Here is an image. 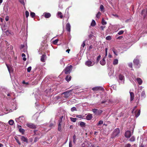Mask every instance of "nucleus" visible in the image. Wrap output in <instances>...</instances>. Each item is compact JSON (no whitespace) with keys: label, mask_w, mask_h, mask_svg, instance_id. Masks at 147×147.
I'll list each match as a JSON object with an SVG mask.
<instances>
[{"label":"nucleus","mask_w":147,"mask_h":147,"mask_svg":"<svg viewBox=\"0 0 147 147\" xmlns=\"http://www.w3.org/2000/svg\"><path fill=\"white\" fill-rule=\"evenodd\" d=\"M72 66L71 65L67 66L63 70L65 74H69L72 70Z\"/></svg>","instance_id":"1"},{"label":"nucleus","mask_w":147,"mask_h":147,"mask_svg":"<svg viewBox=\"0 0 147 147\" xmlns=\"http://www.w3.org/2000/svg\"><path fill=\"white\" fill-rule=\"evenodd\" d=\"M92 111L95 115H100L102 112V110H98L96 109H92Z\"/></svg>","instance_id":"2"},{"label":"nucleus","mask_w":147,"mask_h":147,"mask_svg":"<svg viewBox=\"0 0 147 147\" xmlns=\"http://www.w3.org/2000/svg\"><path fill=\"white\" fill-rule=\"evenodd\" d=\"M26 125L28 127L32 129H35L36 128V125L31 123H27L26 124Z\"/></svg>","instance_id":"3"},{"label":"nucleus","mask_w":147,"mask_h":147,"mask_svg":"<svg viewBox=\"0 0 147 147\" xmlns=\"http://www.w3.org/2000/svg\"><path fill=\"white\" fill-rule=\"evenodd\" d=\"M92 90L94 91L104 90L103 88L101 86H96L92 88Z\"/></svg>","instance_id":"4"},{"label":"nucleus","mask_w":147,"mask_h":147,"mask_svg":"<svg viewBox=\"0 0 147 147\" xmlns=\"http://www.w3.org/2000/svg\"><path fill=\"white\" fill-rule=\"evenodd\" d=\"M134 65L136 66V67L137 68H139L140 67V65L139 64V60L137 59H135L133 61Z\"/></svg>","instance_id":"5"},{"label":"nucleus","mask_w":147,"mask_h":147,"mask_svg":"<svg viewBox=\"0 0 147 147\" xmlns=\"http://www.w3.org/2000/svg\"><path fill=\"white\" fill-rule=\"evenodd\" d=\"M120 131V129L119 128H117L115 129L113 132V136L114 137H116L119 134Z\"/></svg>","instance_id":"6"},{"label":"nucleus","mask_w":147,"mask_h":147,"mask_svg":"<svg viewBox=\"0 0 147 147\" xmlns=\"http://www.w3.org/2000/svg\"><path fill=\"white\" fill-rule=\"evenodd\" d=\"M71 91V90H68L63 92L62 94H64V97L65 98H68L70 95V92Z\"/></svg>","instance_id":"7"},{"label":"nucleus","mask_w":147,"mask_h":147,"mask_svg":"<svg viewBox=\"0 0 147 147\" xmlns=\"http://www.w3.org/2000/svg\"><path fill=\"white\" fill-rule=\"evenodd\" d=\"M47 56L45 54H43L41 57L40 61H41L44 62L45 61L47 58Z\"/></svg>","instance_id":"8"},{"label":"nucleus","mask_w":147,"mask_h":147,"mask_svg":"<svg viewBox=\"0 0 147 147\" xmlns=\"http://www.w3.org/2000/svg\"><path fill=\"white\" fill-rule=\"evenodd\" d=\"M86 65L88 67L93 66L94 65V63H92V61H88L85 63Z\"/></svg>","instance_id":"9"},{"label":"nucleus","mask_w":147,"mask_h":147,"mask_svg":"<svg viewBox=\"0 0 147 147\" xmlns=\"http://www.w3.org/2000/svg\"><path fill=\"white\" fill-rule=\"evenodd\" d=\"M131 136V133L130 131H126L125 134V136L127 138H129Z\"/></svg>","instance_id":"10"},{"label":"nucleus","mask_w":147,"mask_h":147,"mask_svg":"<svg viewBox=\"0 0 147 147\" xmlns=\"http://www.w3.org/2000/svg\"><path fill=\"white\" fill-rule=\"evenodd\" d=\"M21 136L20 139L22 141L26 142L27 143H28V139L26 137H25L24 136Z\"/></svg>","instance_id":"11"},{"label":"nucleus","mask_w":147,"mask_h":147,"mask_svg":"<svg viewBox=\"0 0 147 147\" xmlns=\"http://www.w3.org/2000/svg\"><path fill=\"white\" fill-rule=\"evenodd\" d=\"M66 28L67 31L70 32L71 30V26L69 23H67L66 24Z\"/></svg>","instance_id":"12"},{"label":"nucleus","mask_w":147,"mask_h":147,"mask_svg":"<svg viewBox=\"0 0 147 147\" xmlns=\"http://www.w3.org/2000/svg\"><path fill=\"white\" fill-rule=\"evenodd\" d=\"M93 117L92 115L90 113H89L86 117V119L88 120H91Z\"/></svg>","instance_id":"13"},{"label":"nucleus","mask_w":147,"mask_h":147,"mask_svg":"<svg viewBox=\"0 0 147 147\" xmlns=\"http://www.w3.org/2000/svg\"><path fill=\"white\" fill-rule=\"evenodd\" d=\"M44 14V17L46 18H49L51 16V14L49 13L45 12Z\"/></svg>","instance_id":"14"},{"label":"nucleus","mask_w":147,"mask_h":147,"mask_svg":"<svg viewBox=\"0 0 147 147\" xmlns=\"http://www.w3.org/2000/svg\"><path fill=\"white\" fill-rule=\"evenodd\" d=\"M130 101H131L134 100V94L132 92H130Z\"/></svg>","instance_id":"15"},{"label":"nucleus","mask_w":147,"mask_h":147,"mask_svg":"<svg viewBox=\"0 0 147 147\" xmlns=\"http://www.w3.org/2000/svg\"><path fill=\"white\" fill-rule=\"evenodd\" d=\"M105 57H104V58L102 59L100 61V63L101 65H105L106 64V61L105 59Z\"/></svg>","instance_id":"16"},{"label":"nucleus","mask_w":147,"mask_h":147,"mask_svg":"<svg viewBox=\"0 0 147 147\" xmlns=\"http://www.w3.org/2000/svg\"><path fill=\"white\" fill-rule=\"evenodd\" d=\"M71 76L70 75H68L66 77L65 79L66 81L69 82L71 80Z\"/></svg>","instance_id":"17"},{"label":"nucleus","mask_w":147,"mask_h":147,"mask_svg":"<svg viewBox=\"0 0 147 147\" xmlns=\"http://www.w3.org/2000/svg\"><path fill=\"white\" fill-rule=\"evenodd\" d=\"M20 128H19V132L21 133L22 134H24L25 132L24 130L21 128V126H20Z\"/></svg>","instance_id":"18"},{"label":"nucleus","mask_w":147,"mask_h":147,"mask_svg":"<svg viewBox=\"0 0 147 147\" xmlns=\"http://www.w3.org/2000/svg\"><path fill=\"white\" fill-rule=\"evenodd\" d=\"M136 80L139 85H141L142 84V81L140 78H137L136 79Z\"/></svg>","instance_id":"19"},{"label":"nucleus","mask_w":147,"mask_h":147,"mask_svg":"<svg viewBox=\"0 0 147 147\" xmlns=\"http://www.w3.org/2000/svg\"><path fill=\"white\" fill-rule=\"evenodd\" d=\"M14 138L18 144L19 145H21V143L19 141L18 137L16 136H15Z\"/></svg>","instance_id":"20"},{"label":"nucleus","mask_w":147,"mask_h":147,"mask_svg":"<svg viewBox=\"0 0 147 147\" xmlns=\"http://www.w3.org/2000/svg\"><path fill=\"white\" fill-rule=\"evenodd\" d=\"M140 110H138L137 112L136 111L135 113V117H138L140 115Z\"/></svg>","instance_id":"21"},{"label":"nucleus","mask_w":147,"mask_h":147,"mask_svg":"<svg viewBox=\"0 0 147 147\" xmlns=\"http://www.w3.org/2000/svg\"><path fill=\"white\" fill-rule=\"evenodd\" d=\"M73 142L74 144H76L77 138L75 135H74L73 136Z\"/></svg>","instance_id":"22"},{"label":"nucleus","mask_w":147,"mask_h":147,"mask_svg":"<svg viewBox=\"0 0 147 147\" xmlns=\"http://www.w3.org/2000/svg\"><path fill=\"white\" fill-rule=\"evenodd\" d=\"M61 123H59L58 124V130L59 131L61 132L62 131V128L61 127Z\"/></svg>","instance_id":"23"},{"label":"nucleus","mask_w":147,"mask_h":147,"mask_svg":"<svg viewBox=\"0 0 147 147\" xmlns=\"http://www.w3.org/2000/svg\"><path fill=\"white\" fill-rule=\"evenodd\" d=\"M6 65L9 71L10 72L11 69L12 68L11 66L10 65H8L7 63L6 64Z\"/></svg>","instance_id":"24"},{"label":"nucleus","mask_w":147,"mask_h":147,"mask_svg":"<svg viewBox=\"0 0 147 147\" xmlns=\"http://www.w3.org/2000/svg\"><path fill=\"white\" fill-rule=\"evenodd\" d=\"M118 63V60L117 59H115L114 60L113 62V64L115 65H117Z\"/></svg>","instance_id":"25"},{"label":"nucleus","mask_w":147,"mask_h":147,"mask_svg":"<svg viewBox=\"0 0 147 147\" xmlns=\"http://www.w3.org/2000/svg\"><path fill=\"white\" fill-rule=\"evenodd\" d=\"M86 42V40L84 41L82 44L81 45V49H83V48L84 47L85 45V42Z\"/></svg>","instance_id":"26"},{"label":"nucleus","mask_w":147,"mask_h":147,"mask_svg":"<svg viewBox=\"0 0 147 147\" xmlns=\"http://www.w3.org/2000/svg\"><path fill=\"white\" fill-rule=\"evenodd\" d=\"M96 24V22L94 20H92L91 24V26H94Z\"/></svg>","instance_id":"27"},{"label":"nucleus","mask_w":147,"mask_h":147,"mask_svg":"<svg viewBox=\"0 0 147 147\" xmlns=\"http://www.w3.org/2000/svg\"><path fill=\"white\" fill-rule=\"evenodd\" d=\"M135 138L134 136H132L129 139V141L131 142H134L135 141Z\"/></svg>","instance_id":"28"},{"label":"nucleus","mask_w":147,"mask_h":147,"mask_svg":"<svg viewBox=\"0 0 147 147\" xmlns=\"http://www.w3.org/2000/svg\"><path fill=\"white\" fill-rule=\"evenodd\" d=\"M114 54L116 56L118 55L117 50L114 48H113L112 50Z\"/></svg>","instance_id":"29"},{"label":"nucleus","mask_w":147,"mask_h":147,"mask_svg":"<svg viewBox=\"0 0 147 147\" xmlns=\"http://www.w3.org/2000/svg\"><path fill=\"white\" fill-rule=\"evenodd\" d=\"M80 125L82 127H84L85 125V123L81 121Z\"/></svg>","instance_id":"30"},{"label":"nucleus","mask_w":147,"mask_h":147,"mask_svg":"<svg viewBox=\"0 0 147 147\" xmlns=\"http://www.w3.org/2000/svg\"><path fill=\"white\" fill-rule=\"evenodd\" d=\"M142 14L143 15H144V17H145V16H146V10H142Z\"/></svg>","instance_id":"31"},{"label":"nucleus","mask_w":147,"mask_h":147,"mask_svg":"<svg viewBox=\"0 0 147 147\" xmlns=\"http://www.w3.org/2000/svg\"><path fill=\"white\" fill-rule=\"evenodd\" d=\"M70 119H71V121L74 122H76L77 119L76 118H74L71 117L70 118Z\"/></svg>","instance_id":"32"},{"label":"nucleus","mask_w":147,"mask_h":147,"mask_svg":"<svg viewBox=\"0 0 147 147\" xmlns=\"http://www.w3.org/2000/svg\"><path fill=\"white\" fill-rule=\"evenodd\" d=\"M119 80H122L124 78V76L121 74H120L119 75Z\"/></svg>","instance_id":"33"},{"label":"nucleus","mask_w":147,"mask_h":147,"mask_svg":"<svg viewBox=\"0 0 147 147\" xmlns=\"http://www.w3.org/2000/svg\"><path fill=\"white\" fill-rule=\"evenodd\" d=\"M8 123L10 125H12L14 123V121L13 120L11 119L9 121Z\"/></svg>","instance_id":"34"},{"label":"nucleus","mask_w":147,"mask_h":147,"mask_svg":"<svg viewBox=\"0 0 147 147\" xmlns=\"http://www.w3.org/2000/svg\"><path fill=\"white\" fill-rule=\"evenodd\" d=\"M24 117V116H21L19 117V118H17L16 119H18L19 120H20V119L21 120L20 121L21 122V121H23V118Z\"/></svg>","instance_id":"35"},{"label":"nucleus","mask_w":147,"mask_h":147,"mask_svg":"<svg viewBox=\"0 0 147 147\" xmlns=\"http://www.w3.org/2000/svg\"><path fill=\"white\" fill-rule=\"evenodd\" d=\"M35 13L33 12H31L30 13V16H31L32 18H33L35 16Z\"/></svg>","instance_id":"36"},{"label":"nucleus","mask_w":147,"mask_h":147,"mask_svg":"<svg viewBox=\"0 0 147 147\" xmlns=\"http://www.w3.org/2000/svg\"><path fill=\"white\" fill-rule=\"evenodd\" d=\"M111 38V36H108L106 38V39L107 40H110Z\"/></svg>","instance_id":"37"},{"label":"nucleus","mask_w":147,"mask_h":147,"mask_svg":"<svg viewBox=\"0 0 147 147\" xmlns=\"http://www.w3.org/2000/svg\"><path fill=\"white\" fill-rule=\"evenodd\" d=\"M102 24L103 25H105L107 24V22L104 20L103 18L102 20Z\"/></svg>","instance_id":"38"},{"label":"nucleus","mask_w":147,"mask_h":147,"mask_svg":"<svg viewBox=\"0 0 147 147\" xmlns=\"http://www.w3.org/2000/svg\"><path fill=\"white\" fill-rule=\"evenodd\" d=\"M103 123V121H102V120H100V121H99V122H98V123H97V125L98 126V125H101V124H102Z\"/></svg>","instance_id":"39"},{"label":"nucleus","mask_w":147,"mask_h":147,"mask_svg":"<svg viewBox=\"0 0 147 147\" xmlns=\"http://www.w3.org/2000/svg\"><path fill=\"white\" fill-rule=\"evenodd\" d=\"M71 111L72 112L74 111H77V109L75 107H73L71 108Z\"/></svg>","instance_id":"40"},{"label":"nucleus","mask_w":147,"mask_h":147,"mask_svg":"<svg viewBox=\"0 0 147 147\" xmlns=\"http://www.w3.org/2000/svg\"><path fill=\"white\" fill-rule=\"evenodd\" d=\"M101 14V13H100V12H98L96 15V16L97 18H99Z\"/></svg>","instance_id":"41"},{"label":"nucleus","mask_w":147,"mask_h":147,"mask_svg":"<svg viewBox=\"0 0 147 147\" xmlns=\"http://www.w3.org/2000/svg\"><path fill=\"white\" fill-rule=\"evenodd\" d=\"M141 96H143V97H145L146 95L144 91H143L141 93Z\"/></svg>","instance_id":"42"},{"label":"nucleus","mask_w":147,"mask_h":147,"mask_svg":"<svg viewBox=\"0 0 147 147\" xmlns=\"http://www.w3.org/2000/svg\"><path fill=\"white\" fill-rule=\"evenodd\" d=\"M58 41V39H56L55 40L53 41V43L54 45H56Z\"/></svg>","instance_id":"43"},{"label":"nucleus","mask_w":147,"mask_h":147,"mask_svg":"<svg viewBox=\"0 0 147 147\" xmlns=\"http://www.w3.org/2000/svg\"><path fill=\"white\" fill-rule=\"evenodd\" d=\"M25 15L26 17L27 18L29 15V13L27 11H25Z\"/></svg>","instance_id":"44"},{"label":"nucleus","mask_w":147,"mask_h":147,"mask_svg":"<svg viewBox=\"0 0 147 147\" xmlns=\"http://www.w3.org/2000/svg\"><path fill=\"white\" fill-rule=\"evenodd\" d=\"M100 10L101 11H102L104 9V7L103 5H101L100 6Z\"/></svg>","instance_id":"45"},{"label":"nucleus","mask_w":147,"mask_h":147,"mask_svg":"<svg viewBox=\"0 0 147 147\" xmlns=\"http://www.w3.org/2000/svg\"><path fill=\"white\" fill-rule=\"evenodd\" d=\"M32 67L30 66L28 67L27 69V71L28 72H30L31 70Z\"/></svg>","instance_id":"46"},{"label":"nucleus","mask_w":147,"mask_h":147,"mask_svg":"<svg viewBox=\"0 0 147 147\" xmlns=\"http://www.w3.org/2000/svg\"><path fill=\"white\" fill-rule=\"evenodd\" d=\"M124 31L123 30H120L118 34L119 35H121L123 33Z\"/></svg>","instance_id":"47"},{"label":"nucleus","mask_w":147,"mask_h":147,"mask_svg":"<svg viewBox=\"0 0 147 147\" xmlns=\"http://www.w3.org/2000/svg\"><path fill=\"white\" fill-rule=\"evenodd\" d=\"M107 50L108 49L107 48H105V57H106L107 56Z\"/></svg>","instance_id":"48"},{"label":"nucleus","mask_w":147,"mask_h":147,"mask_svg":"<svg viewBox=\"0 0 147 147\" xmlns=\"http://www.w3.org/2000/svg\"><path fill=\"white\" fill-rule=\"evenodd\" d=\"M19 1L21 4L24 5V0H19Z\"/></svg>","instance_id":"49"},{"label":"nucleus","mask_w":147,"mask_h":147,"mask_svg":"<svg viewBox=\"0 0 147 147\" xmlns=\"http://www.w3.org/2000/svg\"><path fill=\"white\" fill-rule=\"evenodd\" d=\"M131 145L130 144L128 143L126 145H125V147H131Z\"/></svg>","instance_id":"50"},{"label":"nucleus","mask_w":147,"mask_h":147,"mask_svg":"<svg viewBox=\"0 0 147 147\" xmlns=\"http://www.w3.org/2000/svg\"><path fill=\"white\" fill-rule=\"evenodd\" d=\"M76 117H78L79 118H83V117H82V116L81 115H78L76 116Z\"/></svg>","instance_id":"51"},{"label":"nucleus","mask_w":147,"mask_h":147,"mask_svg":"<svg viewBox=\"0 0 147 147\" xmlns=\"http://www.w3.org/2000/svg\"><path fill=\"white\" fill-rule=\"evenodd\" d=\"M128 66L130 68H132L133 66L132 63H129L128 64Z\"/></svg>","instance_id":"52"},{"label":"nucleus","mask_w":147,"mask_h":147,"mask_svg":"<svg viewBox=\"0 0 147 147\" xmlns=\"http://www.w3.org/2000/svg\"><path fill=\"white\" fill-rule=\"evenodd\" d=\"M72 142L71 141H70L69 142V147H72Z\"/></svg>","instance_id":"53"},{"label":"nucleus","mask_w":147,"mask_h":147,"mask_svg":"<svg viewBox=\"0 0 147 147\" xmlns=\"http://www.w3.org/2000/svg\"><path fill=\"white\" fill-rule=\"evenodd\" d=\"M62 121V119H60L58 120V122L59 123H61Z\"/></svg>","instance_id":"54"},{"label":"nucleus","mask_w":147,"mask_h":147,"mask_svg":"<svg viewBox=\"0 0 147 147\" xmlns=\"http://www.w3.org/2000/svg\"><path fill=\"white\" fill-rule=\"evenodd\" d=\"M93 36H94L92 34H90V35H89V38L90 39H91L92 37Z\"/></svg>","instance_id":"55"},{"label":"nucleus","mask_w":147,"mask_h":147,"mask_svg":"<svg viewBox=\"0 0 147 147\" xmlns=\"http://www.w3.org/2000/svg\"><path fill=\"white\" fill-rule=\"evenodd\" d=\"M38 139H39V138H38L37 137H35L34 139V142H36Z\"/></svg>","instance_id":"56"},{"label":"nucleus","mask_w":147,"mask_h":147,"mask_svg":"<svg viewBox=\"0 0 147 147\" xmlns=\"http://www.w3.org/2000/svg\"><path fill=\"white\" fill-rule=\"evenodd\" d=\"M105 28V26H101L100 27V28L102 30H103Z\"/></svg>","instance_id":"57"},{"label":"nucleus","mask_w":147,"mask_h":147,"mask_svg":"<svg viewBox=\"0 0 147 147\" xmlns=\"http://www.w3.org/2000/svg\"><path fill=\"white\" fill-rule=\"evenodd\" d=\"M24 47V45H21L20 46V49H23Z\"/></svg>","instance_id":"58"},{"label":"nucleus","mask_w":147,"mask_h":147,"mask_svg":"<svg viewBox=\"0 0 147 147\" xmlns=\"http://www.w3.org/2000/svg\"><path fill=\"white\" fill-rule=\"evenodd\" d=\"M100 57H101V56H100V55H99V56H98L97 58V61H99L100 59Z\"/></svg>","instance_id":"59"},{"label":"nucleus","mask_w":147,"mask_h":147,"mask_svg":"<svg viewBox=\"0 0 147 147\" xmlns=\"http://www.w3.org/2000/svg\"><path fill=\"white\" fill-rule=\"evenodd\" d=\"M123 37L122 36H119L117 38V39H121Z\"/></svg>","instance_id":"60"},{"label":"nucleus","mask_w":147,"mask_h":147,"mask_svg":"<svg viewBox=\"0 0 147 147\" xmlns=\"http://www.w3.org/2000/svg\"><path fill=\"white\" fill-rule=\"evenodd\" d=\"M92 47H92V45H90V46H89V48H88V49H89V50H90L91 49H92Z\"/></svg>","instance_id":"61"},{"label":"nucleus","mask_w":147,"mask_h":147,"mask_svg":"<svg viewBox=\"0 0 147 147\" xmlns=\"http://www.w3.org/2000/svg\"><path fill=\"white\" fill-rule=\"evenodd\" d=\"M54 126V125L53 123H51L49 125V127H53Z\"/></svg>","instance_id":"62"},{"label":"nucleus","mask_w":147,"mask_h":147,"mask_svg":"<svg viewBox=\"0 0 147 147\" xmlns=\"http://www.w3.org/2000/svg\"><path fill=\"white\" fill-rule=\"evenodd\" d=\"M22 83L24 84H28V82H26L24 81H23L22 82Z\"/></svg>","instance_id":"63"},{"label":"nucleus","mask_w":147,"mask_h":147,"mask_svg":"<svg viewBox=\"0 0 147 147\" xmlns=\"http://www.w3.org/2000/svg\"><path fill=\"white\" fill-rule=\"evenodd\" d=\"M5 20L6 21H7L8 20H9V18L8 17H7L5 18Z\"/></svg>","instance_id":"64"}]
</instances>
